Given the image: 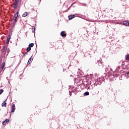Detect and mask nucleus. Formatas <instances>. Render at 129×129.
Here are the masks:
<instances>
[{
	"instance_id": "nucleus-22",
	"label": "nucleus",
	"mask_w": 129,
	"mask_h": 129,
	"mask_svg": "<svg viewBox=\"0 0 129 129\" xmlns=\"http://www.w3.org/2000/svg\"><path fill=\"white\" fill-rule=\"evenodd\" d=\"M32 29H34V30H32V33H35V27L32 26Z\"/></svg>"
},
{
	"instance_id": "nucleus-30",
	"label": "nucleus",
	"mask_w": 129,
	"mask_h": 129,
	"mask_svg": "<svg viewBox=\"0 0 129 129\" xmlns=\"http://www.w3.org/2000/svg\"><path fill=\"white\" fill-rule=\"evenodd\" d=\"M102 67H103V65H102Z\"/></svg>"
},
{
	"instance_id": "nucleus-8",
	"label": "nucleus",
	"mask_w": 129,
	"mask_h": 129,
	"mask_svg": "<svg viewBox=\"0 0 129 129\" xmlns=\"http://www.w3.org/2000/svg\"><path fill=\"white\" fill-rule=\"evenodd\" d=\"M17 21H14L12 23V29H14V28H15V26H16V23L17 22Z\"/></svg>"
},
{
	"instance_id": "nucleus-4",
	"label": "nucleus",
	"mask_w": 129,
	"mask_h": 129,
	"mask_svg": "<svg viewBox=\"0 0 129 129\" xmlns=\"http://www.w3.org/2000/svg\"><path fill=\"white\" fill-rule=\"evenodd\" d=\"M10 40H11V35H9L7 37V40L6 42L7 44H9V43H10Z\"/></svg>"
},
{
	"instance_id": "nucleus-21",
	"label": "nucleus",
	"mask_w": 129,
	"mask_h": 129,
	"mask_svg": "<svg viewBox=\"0 0 129 129\" xmlns=\"http://www.w3.org/2000/svg\"><path fill=\"white\" fill-rule=\"evenodd\" d=\"M3 59V54H1V56H0V62L2 63V62H3V60L2 59Z\"/></svg>"
},
{
	"instance_id": "nucleus-6",
	"label": "nucleus",
	"mask_w": 129,
	"mask_h": 129,
	"mask_svg": "<svg viewBox=\"0 0 129 129\" xmlns=\"http://www.w3.org/2000/svg\"><path fill=\"white\" fill-rule=\"evenodd\" d=\"M6 101H7V99L5 100L3 102V103L2 104V106H3V107L4 106L5 107H6V106H7V102H6Z\"/></svg>"
},
{
	"instance_id": "nucleus-11",
	"label": "nucleus",
	"mask_w": 129,
	"mask_h": 129,
	"mask_svg": "<svg viewBox=\"0 0 129 129\" xmlns=\"http://www.w3.org/2000/svg\"><path fill=\"white\" fill-rule=\"evenodd\" d=\"M128 21H123V25L124 26H126L127 27H128Z\"/></svg>"
},
{
	"instance_id": "nucleus-12",
	"label": "nucleus",
	"mask_w": 129,
	"mask_h": 129,
	"mask_svg": "<svg viewBox=\"0 0 129 129\" xmlns=\"http://www.w3.org/2000/svg\"><path fill=\"white\" fill-rule=\"evenodd\" d=\"M88 95H89V92H86L84 93V96H87Z\"/></svg>"
},
{
	"instance_id": "nucleus-20",
	"label": "nucleus",
	"mask_w": 129,
	"mask_h": 129,
	"mask_svg": "<svg viewBox=\"0 0 129 129\" xmlns=\"http://www.w3.org/2000/svg\"><path fill=\"white\" fill-rule=\"evenodd\" d=\"M11 52V49H10V48H8L7 49V56H8V55H9V53H10Z\"/></svg>"
},
{
	"instance_id": "nucleus-13",
	"label": "nucleus",
	"mask_w": 129,
	"mask_h": 129,
	"mask_svg": "<svg viewBox=\"0 0 129 129\" xmlns=\"http://www.w3.org/2000/svg\"><path fill=\"white\" fill-rule=\"evenodd\" d=\"M29 47H30V48H33V47H34V43H31L29 44Z\"/></svg>"
},
{
	"instance_id": "nucleus-1",
	"label": "nucleus",
	"mask_w": 129,
	"mask_h": 129,
	"mask_svg": "<svg viewBox=\"0 0 129 129\" xmlns=\"http://www.w3.org/2000/svg\"><path fill=\"white\" fill-rule=\"evenodd\" d=\"M19 16V11L17 12L14 16L13 19L14 22H18V16Z\"/></svg>"
},
{
	"instance_id": "nucleus-24",
	"label": "nucleus",
	"mask_w": 129,
	"mask_h": 129,
	"mask_svg": "<svg viewBox=\"0 0 129 129\" xmlns=\"http://www.w3.org/2000/svg\"><path fill=\"white\" fill-rule=\"evenodd\" d=\"M12 107H15V104H13V105H12Z\"/></svg>"
},
{
	"instance_id": "nucleus-25",
	"label": "nucleus",
	"mask_w": 129,
	"mask_h": 129,
	"mask_svg": "<svg viewBox=\"0 0 129 129\" xmlns=\"http://www.w3.org/2000/svg\"><path fill=\"white\" fill-rule=\"evenodd\" d=\"M126 74H127V75H129V71H128V72H127L126 73Z\"/></svg>"
},
{
	"instance_id": "nucleus-10",
	"label": "nucleus",
	"mask_w": 129,
	"mask_h": 129,
	"mask_svg": "<svg viewBox=\"0 0 129 129\" xmlns=\"http://www.w3.org/2000/svg\"><path fill=\"white\" fill-rule=\"evenodd\" d=\"M5 66H6V63H5V62H3L2 63V66H1V69L2 70H4V68H5Z\"/></svg>"
},
{
	"instance_id": "nucleus-16",
	"label": "nucleus",
	"mask_w": 129,
	"mask_h": 129,
	"mask_svg": "<svg viewBox=\"0 0 129 129\" xmlns=\"http://www.w3.org/2000/svg\"><path fill=\"white\" fill-rule=\"evenodd\" d=\"M11 109H12V110L11 111V113L15 112V110H16V108L12 107Z\"/></svg>"
},
{
	"instance_id": "nucleus-15",
	"label": "nucleus",
	"mask_w": 129,
	"mask_h": 129,
	"mask_svg": "<svg viewBox=\"0 0 129 129\" xmlns=\"http://www.w3.org/2000/svg\"><path fill=\"white\" fill-rule=\"evenodd\" d=\"M125 60H127L129 61V54H127L126 55H125Z\"/></svg>"
},
{
	"instance_id": "nucleus-31",
	"label": "nucleus",
	"mask_w": 129,
	"mask_h": 129,
	"mask_svg": "<svg viewBox=\"0 0 129 129\" xmlns=\"http://www.w3.org/2000/svg\"><path fill=\"white\" fill-rule=\"evenodd\" d=\"M5 53H4V55H5Z\"/></svg>"
},
{
	"instance_id": "nucleus-18",
	"label": "nucleus",
	"mask_w": 129,
	"mask_h": 129,
	"mask_svg": "<svg viewBox=\"0 0 129 129\" xmlns=\"http://www.w3.org/2000/svg\"><path fill=\"white\" fill-rule=\"evenodd\" d=\"M31 47H29V46H28V47H27V49H26V51H27V52H30V51H31Z\"/></svg>"
},
{
	"instance_id": "nucleus-32",
	"label": "nucleus",
	"mask_w": 129,
	"mask_h": 129,
	"mask_svg": "<svg viewBox=\"0 0 129 129\" xmlns=\"http://www.w3.org/2000/svg\"><path fill=\"white\" fill-rule=\"evenodd\" d=\"M0 110H1V109H0Z\"/></svg>"
},
{
	"instance_id": "nucleus-27",
	"label": "nucleus",
	"mask_w": 129,
	"mask_h": 129,
	"mask_svg": "<svg viewBox=\"0 0 129 129\" xmlns=\"http://www.w3.org/2000/svg\"><path fill=\"white\" fill-rule=\"evenodd\" d=\"M26 56V54L24 53L23 55V57H25Z\"/></svg>"
},
{
	"instance_id": "nucleus-26",
	"label": "nucleus",
	"mask_w": 129,
	"mask_h": 129,
	"mask_svg": "<svg viewBox=\"0 0 129 129\" xmlns=\"http://www.w3.org/2000/svg\"><path fill=\"white\" fill-rule=\"evenodd\" d=\"M24 54H25V55L28 54V51L26 52Z\"/></svg>"
},
{
	"instance_id": "nucleus-9",
	"label": "nucleus",
	"mask_w": 129,
	"mask_h": 129,
	"mask_svg": "<svg viewBox=\"0 0 129 129\" xmlns=\"http://www.w3.org/2000/svg\"><path fill=\"white\" fill-rule=\"evenodd\" d=\"M31 63H32V56L29 59L28 62H27V64L30 65V64H31Z\"/></svg>"
},
{
	"instance_id": "nucleus-17",
	"label": "nucleus",
	"mask_w": 129,
	"mask_h": 129,
	"mask_svg": "<svg viewBox=\"0 0 129 129\" xmlns=\"http://www.w3.org/2000/svg\"><path fill=\"white\" fill-rule=\"evenodd\" d=\"M13 8L14 10H17L18 9V5H13Z\"/></svg>"
},
{
	"instance_id": "nucleus-7",
	"label": "nucleus",
	"mask_w": 129,
	"mask_h": 129,
	"mask_svg": "<svg viewBox=\"0 0 129 129\" xmlns=\"http://www.w3.org/2000/svg\"><path fill=\"white\" fill-rule=\"evenodd\" d=\"M20 0H15V2L13 3V5L19 6V2Z\"/></svg>"
},
{
	"instance_id": "nucleus-29",
	"label": "nucleus",
	"mask_w": 129,
	"mask_h": 129,
	"mask_svg": "<svg viewBox=\"0 0 129 129\" xmlns=\"http://www.w3.org/2000/svg\"><path fill=\"white\" fill-rule=\"evenodd\" d=\"M70 95H71V92L69 91Z\"/></svg>"
},
{
	"instance_id": "nucleus-28",
	"label": "nucleus",
	"mask_w": 129,
	"mask_h": 129,
	"mask_svg": "<svg viewBox=\"0 0 129 129\" xmlns=\"http://www.w3.org/2000/svg\"><path fill=\"white\" fill-rule=\"evenodd\" d=\"M127 25H128V27H129V22L128 21Z\"/></svg>"
},
{
	"instance_id": "nucleus-14",
	"label": "nucleus",
	"mask_w": 129,
	"mask_h": 129,
	"mask_svg": "<svg viewBox=\"0 0 129 129\" xmlns=\"http://www.w3.org/2000/svg\"><path fill=\"white\" fill-rule=\"evenodd\" d=\"M5 50H6V46H4L3 48H2L1 52L3 53H4V52H5Z\"/></svg>"
},
{
	"instance_id": "nucleus-5",
	"label": "nucleus",
	"mask_w": 129,
	"mask_h": 129,
	"mask_svg": "<svg viewBox=\"0 0 129 129\" xmlns=\"http://www.w3.org/2000/svg\"><path fill=\"white\" fill-rule=\"evenodd\" d=\"M9 121H10V119H6L5 121H4L3 122V124H4L5 125V124H7V123H8V122H9Z\"/></svg>"
},
{
	"instance_id": "nucleus-19",
	"label": "nucleus",
	"mask_w": 129,
	"mask_h": 129,
	"mask_svg": "<svg viewBox=\"0 0 129 129\" xmlns=\"http://www.w3.org/2000/svg\"><path fill=\"white\" fill-rule=\"evenodd\" d=\"M28 16V13L25 12L24 14H23L22 17H27Z\"/></svg>"
},
{
	"instance_id": "nucleus-3",
	"label": "nucleus",
	"mask_w": 129,
	"mask_h": 129,
	"mask_svg": "<svg viewBox=\"0 0 129 129\" xmlns=\"http://www.w3.org/2000/svg\"><path fill=\"white\" fill-rule=\"evenodd\" d=\"M76 17V16H75V15H69L68 18L69 20H72V19H74V18H75Z\"/></svg>"
},
{
	"instance_id": "nucleus-2",
	"label": "nucleus",
	"mask_w": 129,
	"mask_h": 129,
	"mask_svg": "<svg viewBox=\"0 0 129 129\" xmlns=\"http://www.w3.org/2000/svg\"><path fill=\"white\" fill-rule=\"evenodd\" d=\"M60 36H61V37H62V38H65L66 37V36H67V35L66 34V33H65V32L64 31H62L60 33Z\"/></svg>"
},
{
	"instance_id": "nucleus-23",
	"label": "nucleus",
	"mask_w": 129,
	"mask_h": 129,
	"mask_svg": "<svg viewBox=\"0 0 129 129\" xmlns=\"http://www.w3.org/2000/svg\"><path fill=\"white\" fill-rule=\"evenodd\" d=\"M4 92V90L3 89H1L0 90V95Z\"/></svg>"
}]
</instances>
